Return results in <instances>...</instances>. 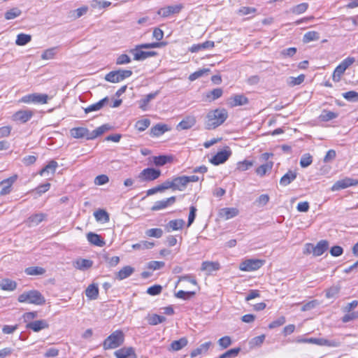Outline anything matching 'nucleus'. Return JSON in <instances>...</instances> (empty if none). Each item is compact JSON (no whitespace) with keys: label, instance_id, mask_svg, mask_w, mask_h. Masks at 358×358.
Listing matches in <instances>:
<instances>
[{"label":"nucleus","instance_id":"obj_2","mask_svg":"<svg viewBox=\"0 0 358 358\" xmlns=\"http://www.w3.org/2000/svg\"><path fill=\"white\" fill-rule=\"evenodd\" d=\"M17 301L20 303H30L37 306H41L45 303L44 296L36 289L24 292L18 296Z\"/></svg>","mask_w":358,"mask_h":358},{"label":"nucleus","instance_id":"obj_35","mask_svg":"<svg viewBox=\"0 0 358 358\" xmlns=\"http://www.w3.org/2000/svg\"><path fill=\"white\" fill-rule=\"evenodd\" d=\"M134 271V268L130 266H124L116 274V278L120 280H124L129 277Z\"/></svg>","mask_w":358,"mask_h":358},{"label":"nucleus","instance_id":"obj_13","mask_svg":"<svg viewBox=\"0 0 358 358\" xmlns=\"http://www.w3.org/2000/svg\"><path fill=\"white\" fill-rule=\"evenodd\" d=\"M310 343L315 344L321 346H329L336 348L339 347L341 344V342L338 339H332L329 340L324 338H313V340H310Z\"/></svg>","mask_w":358,"mask_h":358},{"label":"nucleus","instance_id":"obj_57","mask_svg":"<svg viewBox=\"0 0 358 358\" xmlns=\"http://www.w3.org/2000/svg\"><path fill=\"white\" fill-rule=\"evenodd\" d=\"M253 166V162L249 160H244L243 162H239L237 164V169L241 171H245L248 170L251 166Z\"/></svg>","mask_w":358,"mask_h":358},{"label":"nucleus","instance_id":"obj_60","mask_svg":"<svg viewBox=\"0 0 358 358\" xmlns=\"http://www.w3.org/2000/svg\"><path fill=\"white\" fill-rule=\"evenodd\" d=\"M194 292H185L183 290H179L177 293L175 294L176 297L182 299H188L194 296Z\"/></svg>","mask_w":358,"mask_h":358},{"label":"nucleus","instance_id":"obj_12","mask_svg":"<svg viewBox=\"0 0 358 358\" xmlns=\"http://www.w3.org/2000/svg\"><path fill=\"white\" fill-rule=\"evenodd\" d=\"M358 184V181L357 180H354L350 178H345L342 180H339L336 182L331 189L334 192L338 191L343 189H345L347 187L354 186Z\"/></svg>","mask_w":358,"mask_h":358},{"label":"nucleus","instance_id":"obj_58","mask_svg":"<svg viewBox=\"0 0 358 358\" xmlns=\"http://www.w3.org/2000/svg\"><path fill=\"white\" fill-rule=\"evenodd\" d=\"M209 71L210 70L208 69H199V71H196L193 73L190 74L189 76V80L191 81H194Z\"/></svg>","mask_w":358,"mask_h":358},{"label":"nucleus","instance_id":"obj_50","mask_svg":"<svg viewBox=\"0 0 358 358\" xmlns=\"http://www.w3.org/2000/svg\"><path fill=\"white\" fill-rule=\"evenodd\" d=\"M166 320V317L162 315L154 314L148 318V323L150 325H157Z\"/></svg>","mask_w":358,"mask_h":358},{"label":"nucleus","instance_id":"obj_33","mask_svg":"<svg viewBox=\"0 0 358 358\" xmlns=\"http://www.w3.org/2000/svg\"><path fill=\"white\" fill-rule=\"evenodd\" d=\"M86 296L90 300H95L99 296V288L97 285L91 284L85 290Z\"/></svg>","mask_w":358,"mask_h":358},{"label":"nucleus","instance_id":"obj_17","mask_svg":"<svg viewBox=\"0 0 358 358\" xmlns=\"http://www.w3.org/2000/svg\"><path fill=\"white\" fill-rule=\"evenodd\" d=\"M34 113L31 110H20L17 111L13 116V119L15 121H19L22 123H25L27 121H29L31 117L33 116Z\"/></svg>","mask_w":358,"mask_h":358},{"label":"nucleus","instance_id":"obj_47","mask_svg":"<svg viewBox=\"0 0 358 358\" xmlns=\"http://www.w3.org/2000/svg\"><path fill=\"white\" fill-rule=\"evenodd\" d=\"M233 106H243L248 103V99L243 94L235 95L233 98Z\"/></svg>","mask_w":358,"mask_h":358},{"label":"nucleus","instance_id":"obj_8","mask_svg":"<svg viewBox=\"0 0 358 358\" xmlns=\"http://www.w3.org/2000/svg\"><path fill=\"white\" fill-rule=\"evenodd\" d=\"M143 48H138V45L135 48L130 50V52L134 55V59L136 61H143L148 57H154L157 55L155 51H143Z\"/></svg>","mask_w":358,"mask_h":358},{"label":"nucleus","instance_id":"obj_42","mask_svg":"<svg viewBox=\"0 0 358 358\" xmlns=\"http://www.w3.org/2000/svg\"><path fill=\"white\" fill-rule=\"evenodd\" d=\"M31 40V36L29 34H19L17 36L15 43L17 45L22 46L29 43Z\"/></svg>","mask_w":358,"mask_h":358},{"label":"nucleus","instance_id":"obj_21","mask_svg":"<svg viewBox=\"0 0 358 358\" xmlns=\"http://www.w3.org/2000/svg\"><path fill=\"white\" fill-rule=\"evenodd\" d=\"M87 239L91 244L96 246L103 247L106 244L103 238L100 235L93 232H89L87 234Z\"/></svg>","mask_w":358,"mask_h":358},{"label":"nucleus","instance_id":"obj_4","mask_svg":"<svg viewBox=\"0 0 358 358\" xmlns=\"http://www.w3.org/2000/svg\"><path fill=\"white\" fill-rule=\"evenodd\" d=\"M131 75L132 71L131 70L120 69L107 73L105 76V80L110 83H116L130 77Z\"/></svg>","mask_w":358,"mask_h":358},{"label":"nucleus","instance_id":"obj_31","mask_svg":"<svg viewBox=\"0 0 358 358\" xmlns=\"http://www.w3.org/2000/svg\"><path fill=\"white\" fill-rule=\"evenodd\" d=\"M159 94V91H156L152 93H150L147 94L143 99L139 101V108L145 111L148 109V104L149 102L154 99Z\"/></svg>","mask_w":358,"mask_h":358},{"label":"nucleus","instance_id":"obj_51","mask_svg":"<svg viewBox=\"0 0 358 358\" xmlns=\"http://www.w3.org/2000/svg\"><path fill=\"white\" fill-rule=\"evenodd\" d=\"M240 351V348L230 349L225 352L224 353L220 355L218 358H234L238 355Z\"/></svg>","mask_w":358,"mask_h":358},{"label":"nucleus","instance_id":"obj_45","mask_svg":"<svg viewBox=\"0 0 358 358\" xmlns=\"http://www.w3.org/2000/svg\"><path fill=\"white\" fill-rule=\"evenodd\" d=\"M341 290V287L339 285H333L326 291V297L327 299H334L336 298L339 292Z\"/></svg>","mask_w":358,"mask_h":358},{"label":"nucleus","instance_id":"obj_28","mask_svg":"<svg viewBox=\"0 0 358 358\" xmlns=\"http://www.w3.org/2000/svg\"><path fill=\"white\" fill-rule=\"evenodd\" d=\"M0 288L4 291H14L17 288V282L9 278H3L0 281Z\"/></svg>","mask_w":358,"mask_h":358},{"label":"nucleus","instance_id":"obj_64","mask_svg":"<svg viewBox=\"0 0 358 358\" xmlns=\"http://www.w3.org/2000/svg\"><path fill=\"white\" fill-rule=\"evenodd\" d=\"M355 62V59L352 57H348L343 59L340 64L339 66L343 69V70H346L349 66H350Z\"/></svg>","mask_w":358,"mask_h":358},{"label":"nucleus","instance_id":"obj_41","mask_svg":"<svg viewBox=\"0 0 358 358\" xmlns=\"http://www.w3.org/2000/svg\"><path fill=\"white\" fill-rule=\"evenodd\" d=\"M273 164V163L270 162L259 166L256 169V173L261 177L265 176L268 171L271 170Z\"/></svg>","mask_w":358,"mask_h":358},{"label":"nucleus","instance_id":"obj_34","mask_svg":"<svg viewBox=\"0 0 358 358\" xmlns=\"http://www.w3.org/2000/svg\"><path fill=\"white\" fill-rule=\"evenodd\" d=\"M110 127L108 124H103L96 129L93 130L92 132H90V136L87 137V140H93L98 136L102 135L106 131L109 130Z\"/></svg>","mask_w":358,"mask_h":358},{"label":"nucleus","instance_id":"obj_38","mask_svg":"<svg viewBox=\"0 0 358 358\" xmlns=\"http://www.w3.org/2000/svg\"><path fill=\"white\" fill-rule=\"evenodd\" d=\"M24 273L28 275H41L45 273V269L40 266H30L25 268Z\"/></svg>","mask_w":358,"mask_h":358},{"label":"nucleus","instance_id":"obj_9","mask_svg":"<svg viewBox=\"0 0 358 358\" xmlns=\"http://www.w3.org/2000/svg\"><path fill=\"white\" fill-rule=\"evenodd\" d=\"M183 8L182 4L171 5L158 10L157 14L162 17H167L173 14L179 13Z\"/></svg>","mask_w":358,"mask_h":358},{"label":"nucleus","instance_id":"obj_29","mask_svg":"<svg viewBox=\"0 0 358 358\" xmlns=\"http://www.w3.org/2000/svg\"><path fill=\"white\" fill-rule=\"evenodd\" d=\"M109 99L106 96L102 99H101L99 101L93 103L88 107H87L85 109V113H89L93 111H97L99 110L101 108L103 107V106L108 103Z\"/></svg>","mask_w":358,"mask_h":358},{"label":"nucleus","instance_id":"obj_10","mask_svg":"<svg viewBox=\"0 0 358 358\" xmlns=\"http://www.w3.org/2000/svg\"><path fill=\"white\" fill-rule=\"evenodd\" d=\"M17 178V176L14 175L0 182V187H1L0 196H5L10 193L12 191V186L16 181Z\"/></svg>","mask_w":358,"mask_h":358},{"label":"nucleus","instance_id":"obj_11","mask_svg":"<svg viewBox=\"0 0 358 358\" xmlns=\"http://www.w3.org/2000/svg\"><path fill=\"white\" fill-rule=\"evenodd\" d=\"M231 155V150L227 148L224 150L218 152L210 159V162L214 165H219L224 163Z\"/></svg>","mask_w":358,"mask_h":358},{"label":"nucleus","instance_id":"obj_1","mask_svg":"<svg viewBox=\"0 0 358 358\" xmlns=\"http://www.w3.org/2000/svg\"><path fill=\"white\" fill-rule=\"evenodd\" d=\"M228 113L224 108L210 110L206 115V128L214 129L221 125L227 120Z\"/></svg>","mask_w":358,"mask_h":358},{"label":"nucleus","instance_id":"obj_15","mask_svg":"<svg viewBox=\"0 0 358 358\" xmlns=\"http://www.w3.org/2000/svg\"><path fill=\"white\" fill-rule=\"evenodd\" d=\"M116 358H137L135 350L132 347H124L114 352Z\"/></svg>","mask_w":358,"mask_h":358},{"label":"nucleus","instance_id":"obj_43","mask_svg":"<svg viewBox=\"0 0 358 358\" xmlns=\"http://www.w3.org/2000/svg\"><path fill=\"white\" fill-rule=\"evenodd\" d=\"M308 8V3H301L300 4L293 6L290 9V12L296 15H300L305 13L307 10Z\"/></svg>","mask_w":358,"mask_h":358},{"label":"nucleus","instance_id":"obj_63","mask_svg":"<svg viewBox=\"0 0 358 358\" xmlns=\"http://www.w3.org/2000/svg\"><path fill=\"white\" fill-rule=\"evenodd\" d=\"M358 318V311H354V312H348L347 314H345L342 317V322L344 323L348 322L350 321L356 320Z\"/></svg>","mask_w":358,"mask_h":358},{"label":"nucleus","instance_id":"obj_30","mask_svg":"<svg viewBox=\"0 0 358 358\" xmlns=\"http://www.w3.org/2000/svg\"><path fill=\"white\" fill-rule=\"evenodd\" d=\"M220 268V264L217 262H203L201 264V270L206 271L210 275L213 271H217Z\"/></svg>","mask_w":358,"mask_h":358},{"label":"nucleus","instance_id":"obj_23","mask_svg":"<svg viewBox=\"0 0 358 358\" xmlns=\"http://www.w3.org/2000/svg\"><path fill=\"white\" fill-rule=\"evenodd\" d=\"M172 181L173 190L183 191L187 185L185 176L176 177L172 179Z\"/></svg>","mask_w":358,"mask_h":358},{"label":"nucleus","instance_id":"obj_5","mask_svg":"<svg viewBox=\"0 0 358 358\" xmlns=\"http://www.w3.org/2000/svg\"><path fill=\"white\" fill-rule=\"evenodd\" d=\"M161 176V171L154 168H146L138 176L141 182H150L157 179Z\"/></svg>","mask_w":358,"mask_h":358},{"label":"nucleus","instance_id":"obj_19","mask_svg":"<svg viewBox=\"0 0 358 358\" xmlns=\"http://www.w3.org/2000/svg\"><path fill=\"white\" fill-rule=\"evenodd\" d=\"M71 136L74 138H85L90 136V131L85 127H74L70 130Z\"/></svg>","mask_w":358,"mask_h":358},{"label":"nucleus","instance_id":"obj_37","mask_svg":"<svg viewBox=\"0 0 358 358\" xmlns=\"http://www.w3.org/2000/svg\"><path fill=\"white\" fill-rule=\"evenodd\" d=\"M187 343V339L185 337H182L179 340L173 341L171 344V348L173 351H178L185 347Z\"/></svg>","mask_w":358,"mask_h":358},{"label":"nucleus","instance_id":"obj_20","mask_svg":"<svg viewBox=\"0 0 358 358\" xmlns=\"http://www.w3.org/2000/svg\"><path fill=\"white\" fill-rule=\"evenodd\" d=\"M49 327L48 323L44 320H35L27 324V328L38 332Z\"/></svg>","mask_w":358,"mask_h":358},{"label":"nucleus","instance_id":"obj_18","mask_svg":"<svg viewBox=\"0 0 358 358\" xmlns=\"http://www.w3.org/2000/svg\"><path fill=\"white\" fill-rule=\"evenodd\" d=\"M196 117L193 115L185 117L177 125L178 130H185L192 128L196 124Z\"/></svg>","mask_w":358,"mask_h":358},{"label":"nucleus","instance_id":"obj_54","mask_svg":"<svg viewBox=\"0 0 358 358\" xmlns=\"http://www.w3.org/2000/svg\"><path fill=\"white\" fill-rule=\"evenodd\" d=\"M57 48L54 47L45 50L41 55V59L48 60L54 58L55 55L57 53Z\"/></svg>","mask_w":358,"mask_h":358},{"label":"nucleus","instance_id":"obj_44","mask_svg":"<svg viewBox=\"0 0 358 358\" xmlns=\"http://www.w3.org/2000/svg\"><path fill=\"white\" fill-rule=\"evenodd\" d=\"M22 14L18 8H13L5 13V18L8 20L15 19Z\"/></svg>","mask_w":358,"mask_h":358},{"label":"nucleus","instance_id":"obj_56","mask_svg":"<svg viewBox=\"0 0 358 358\" xmlns=\"http://www.w3.org/2000/svg\"><path fill=\"white\" fill-rule=\"evenodd\" d=\"M305 79V76L301 74L297 77H289L288 79V84L291 86H295L301 84Z\"/></svg>","mask_w":358,"mask_h":358},{"label":"nucleus","instance_id":"obj_52","mask_svg":"<svg viewBox=\"0 0 358 358\" xmlns=\"http://www.w3.org/2000/svg\"><path fill=\"white\" fill-rule=\"evenodd\" d=\"M166 45L165 42H154V43H141L138 45V48H158L164 47Z\"/></svg>","mask_w":358,"mask_h":358},{"label":"nucleus","instance_id":"obj_55","mask_svg":"<svg viewBox=\"0 0 358 358\" xmlns=\"http://www.w3.org/2000/svg\"><path fill=\"white\" fill-rule=\"evenodd\" d=\"M145 234L150 237H155L159 238L162 236L163 231L160 228H153L148 229L145 231Z\"/></svg>","mask_w":358,"mask_h":358},{"label":"nucleus","instance_id":"obj_39","mask_svg":"<svg viewBox=\"0 0 358 358\" xmlns=\"http://www.w3.org/2000/svg\"><path fill=\"white\" fill-rule=\"evenodd\" d=\"M320 38V34L315 31L306 32L303 37V42L305 43L317 41Z\"/></svg>","mask_w":358,"mask_h":358},{"label":"nucleus","instance_id":"obj_49","mask_svg":"<svg viewBox=\"0 0 358 358\" xmlns=\"http://www.w3.org/2000/svg\"><path fill=\"white\" fill-rule=\"evenodd\" d=\"M154 245L155 244L152 242L143 241L140 243L132 245V248L134 250L150 249L152 248Z\"/></svg>","mask_w":358,"mask_h":358},{"label":"nucleus","instance_id":"obj_46","mask_svg":"<svg viewBox=\"0 0 358 358\" xmlns=\"http://www.w3.org/2000/svg\"><path fill=\"white\" fill-rule=\"evenodd\" d=\"M150 125V120L149 119L145 118V119L140 120L137 121L135 124V128L138 131H143L147 128H148Z\"/></svg>","mask_w":358,"mask_h":358},{"label":"nucleus","instance_id":"obj_7","mask_svg":"<svg viewBox=\"0 0 358 358\" xmlns=\"http://www.w3.org/2000/svg\"><path fill=\"white\" fill-rule=\"evenodd\" d=\"M264 264V261L260 259H250L241 262L239 268L243 271H253L261 268Z\"/></svg>","mask_w":358,"mask_h":358},{"label":"nucleus","instance_id":"obj_36","mask_svg":"<svg viewBox=\"0 0 358 358\" xmlns=\"http://www.w3.org/2000/svg\"><path fill=\"white\" fill-rule=\"evenodd\" d=\"M57 166V162L54 160H52L40 171L39 174L41 176H44L46 173L48 174L49 173H54L56 171Z\"/></svg>","mask_w":358,"mask_h":358},{"label":"nucleus","instance_id":"obj_53","mask_svg":"<svg viewBox=\"0 0 358 358\" xmlns=\"http://www.w3.org/2000/svg\"><path fill=\"white\" fill-rule=\"evenodd\" d=\"M313 162V157L309 153H306L302 155L300 159V165L303 168L308 167Z\"/></svg>","mask_w":358,"mask_h":358},{"label":"nucleus","instance_id":"obj_48","mask_svg":"<svg viewBox=\"0 0 358 358\" xmlns=\"http://www.w3.org/2000/svg\"><path fill=\"white\" fill-rule=\"evenodd\" d=\"M223 91L221 88H216L209 92L206 94V97L208 100L210 101H214L218 98H220L222 95Z\"/></svg>","mask_w":358,"mask_h":358},{"label":"nucleus","instance_id":"obj_40","mask_svg":"<svg viewBox=\"0 0 358 358\" xmlns=\"http://www.w3.org/2000/svg\"><path fill=\"white\" fill-rule=\"evenodd\" d=\"M94 216L96 221H100L103 222H107L109 221L108 213L105 210L99 209L98 210H96L94 213Z\"/></svg>","mask_w":358,"mask_h":358},{"label":"nucleus","instance_id":"obj_61","mask_svg":"<svg viewBox=\"0 0 358 358\" xmlns=\"http://www.w3.org/2000/svg\"><path fill=\"white\" fill-rule=\"evenodd\" d=\"M217 343L222 349H226L231 345V339L229 336H226L220 338Z\"/></svg>","mask_w":358,"mask_h":358},{"label":"nucleus","instance_id":"obj_22","mask_svg":"<svg viewBox=\"0 0 358 358\" xmlns=\"http://www.w3.org/2000/svg\"><path fill=\"white\" fill-rule=\"evenodd\" d=\"M93 265V262L90 259L79 258L73 262V266L80 271H85L91 268Z\"/></svg>","mask_w":358,"mask_h":358},{"label":"nucleus","instance_id":"obj_25","mask_svg":"<svg viewBox=\"0 0 358 358\" xmlns=\"http://www.w3.org/2000/svg\"><path fill=\"white\" fill-rule=\"evenodd\" d=\"M297 176V173L294 171H288L280 180V185L282 186H287L293 182Z\"/></svg>","mask_w":358,"mask_h":358},{"label":"nucleus","instance_id":"obj_26","mask_svg":"<svg viewBox=\"0 0 358 358\" xmlns=\"http://www.w3.org/2000/svg\"><path fill=\"white\" fill-rule=\"evenodd\" d=\"M46 217V215L44 213H37L31 215L26 221L27 224L29 227L36 226L43 222Z\"/></svg>","mask_w":358,"mask_h":358},{"label":"nucleus","instance_id":"obj_16","mask_svg":"<svg viewBox=\"0 0 358 358\" xmlns=\"http://www.w3.org/2000/svg\"><path fill=\"white\" fill-rule=\"evenodd\" d=\"M307 246L312 247V250L314 256L322 255L329 248V242L326 240L320 241L317 245L313 247L311 244H307Z\"/></svg>","mask_w":358,"mask_h":358},{"label":"nucleus","instance_id":"obj_32","mask_svg":"<svg viewBox=\"0 0 358 358\" xmlns=\"http://www.w3.org/2000/svg\"><path fill=\"white\" fill-rule=\"evenodd\" d=\"M167 131H169V127L166 124H157L151 128L150 136H159Z\"/></svg>","mask_w":358,"mask_h":358},{"label":"nucleus","instance_id":"obj_62","mask_svg":"<svg viewBox=\"0 0 358 358\" xmlns=\"http://www.w3.org/2000/svg\"><path fill=\"white\" fill-rule=\"evenodd\" d=\"M337 116L338 115L334 112L324 110L320 115V118L322 120L327 122L337 117Z\"/></svg>","mask_w":358,"mask_h":358},{"label":"nucleus","instance_id":"obj_14","mask_svg":"<svg viewBox=\"0 0 358 358\" xmlns=\"http://www.w3.org/2000/svg\"><path fill=\"white\" fill-rule=\"evenodd\" d=\"M176 201V197L173 196L164 200L156 201L151 207V210L157 211L167 208L173 204Z\"/></svg>","mask_w":358,"mask_h":358},{"label":"nucleus","instance_id":"obj_24","mask_svg":"<svg viewBox=\"0 0 358 358\" xmlns=\"http://www.w3.org/2000/svg\"><path fill=\"white\" fill-rule=\"evenodd\" d=\"M238 213L236 208H224L220 210V216L225 220H229L237 216Z\"/></svg>","mask_w":358,"mask_h":358},{"label":"nucleus","instance_id":"obj_3","mask_svg":"<svg viewBox=\"0 0 358 358\" xmlns=\"http://www.w3.org/2000/svg\"><path fill=\"white\" fill-rule=\"evenodd\" d=\"M124 341V334L121 330H116L109 335L103 342L105 350L115 349L121 346Z\"/></svg>","mask_w":358,"mask_h":358},{"label":"nucleus","instance_id":"obj_59","mask_svg":"<svg viewBox=\"0 0 358 358\" xmlns=\"http://www.w3.org/2000/svg\"><path fill=\"white\" fill-rule=\"evenodd\" d=\"M345 70H343V68L338 65L333 73V80L334 82H339L341 80V76L345 73Z\"/></svg>","mask_w":358,"mask_h":358},{"label":"nucleus","instance_id":"obj_27","mask_svg":"<svg viewBox=\"0 0 358 358\" xmlns=\"http://www.w3.org/2000/svg\"><path fill=\"white\" fill-rule=\"evenodd\" d=\"M185 221L182 219L172 220L166 226L167 231L182 229L185 225Z\"/></svg>","mask_w":358,"mask_h":358},{"label":"nucleus","instance_id":"obj_6","mask_svg":"<svg viewBox=\"0 0 358 358\" xmlns=\"http://www.w3.org/2000/svg\"><path fill=\"white\" fill-rule=\"evenodd\" d=\"M48 96L45 94L34 93L22 96L19 101L24 103L44 104L48 102Z\"/></svg>","mask_w":358,"mask_h":358}]
</instances>
